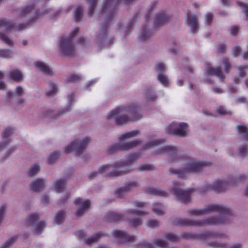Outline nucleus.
Returning a JSON list of instances; mask_svg holds the SVG:
<instances>
[{
    "label": "nucleus",
    "instance_id": "1",
    "mask_svg": "<svg viewBox=\"0 0 248 248\" xmlns=\"http://www.w3.org/2000/svg\"><path fill=\"white\" fill-rule=\"evenodd\" d=\"M211 212L218 213L220 217H210L203 220H190L176 218L172 221L174 225L202 226L205 225H220L229 221L232 216L231 211L229 208L217 204H209L204 209H194L190 210L188 213L191 215L201 216L209 213Z\"/></svg>",
    "mask_w": 248,
    "mask_h": 248
},
{
    "label": "nucleus",
    "instance_id": "2",
    "mask_svg": "<svg viewBox=\"0 0 248 248\" xmlns=\"http://www.w3.org/2000/svg\"><path fill=\"white\" fill-rule=\"evenodd\" d=\"M140 157L138 153L129 155L125 161H120L115 163L113 166L105 165L102 166L98 171H93L89 175L90 179H93L97 174H105L108 177H116L130 172L132 170L130 165L137 161Z\"/></svg>",
    "mask_w": 248,
    "mask_h": 248
},
{
    "label": "nucleus",
    "instance_id": "3",
    "mask_svg": "<svg viewBox=\"0 0 248 248\" xmlns=\"http://www.w3.org/2000/svg\"><path fill=\"white\" fill-rule=\"evenodd\" d=\"M139 108L136 105L132 104L128 107H119L115 109L112 110L109 112L107 116V119H110L113 116L118 114L127 111L132 113L133 116L130 118H128L126 116L124 115L115 118V123L117 125H122L126 124L129 121H134L140 120L141 117L140 115L137 114Z\"/></svg>",
    "mask_w": 248,
    "mask_h": 248
},
{
    "label": "nucleus",
    "instance_id": "4",
    "mask_svg": "<svg viewBox=\"0 0 248 248\" xmlns=\"http://www.w3.org/2000/svg\"><path fill=\"white\" fill-rule=\"evenodd\" d=\"M209 165L205 162H198L191 158H188L186 160V166L183 169H170L169 171L171 174L177 175L179 178H184L186 173L198 172L202 169L203 166Z\"/></svg>",
    "mask_w": 248,
    "mask_h": 248
},
{
    "label": "nucleus",
    "instance_id": "5",
    "mask_svg": "<svg viewBox=\"0 0 248 248\" xmlns=\"http://www.w3.org/2000/svg\"><path fill=\"white\" fill-rule=\"evenodd\" d=\"M247 176L244 174L240 175L237 178L229 179L227 181H217L213 184L208 185L203 187L201 189V193H204L209 190H214L217 193L225 191L228 186L230 185H233L245 180Z\"/></svg>",
    "mask_w": 248,
    "mask_h": 248
},
{
    "label": "nucleus",
    "instance_id": "6",
    "mask_svg": "<svg viewBox=\"0 0 248 248\" xmlns=\"http://www.w3.org/2000/svg\"><path fill=\"white\" fill-rule=\"evenodd\" d=\"M79 28H75L71 31L68 38H62L60 42V48L63 55L68 56H73L75 48L72 43L73 38L78 32Z\"/></svg>",
    "mask_w": 248,
    "mask_h": 248
},
{
    "label": "nucleus",
    "instance_id": "7",
    "mask_svg": "<svg viewBox=\"0 0 248 248\" xmlns=\"http://www.w3.org/2000/svg\"><path fill=\"white\" fill-rule=\"evenodd\" d=\"M91 141L89 137H86L82 140H75L65 148V153H69L75 151L77 155L81 154L86 149Z\"/></svg>",
    "mask_w": 248,
    "mask_h": 248
},
{
    "label": "nucleus",
    "instance_id": "8",
    "mask_svg": "<svg viewBox=\"0 0 248 248\" xmlns=\"http://www.w3.org/2000/svg\"><path fill=\"white\" fill-rule=\"evenodd\" d=\"M181 184L177 182H173L172 191L178 200L181 202L187 203L190 200V193L194 191V189L190 188L187 190H183L181 188Z\"/></svg>",
    "mask_w": 248,
    "mask_h": 248
},
{
    "label": "nucleus",
    "instance_id": "9",
    "mask_svg": "<svg viewBox=\"0 0 248 248\" xmlns=\"http://www.w3.org/2000/svg\"><path fill=\"white\" fill-rule=\"evenodd\" d=\"M188 125L186 123H181L178 125L173 123L168 125L165 129L166 132L168 134L185 137L186 135Z\"/></svg>",
    "mask_w": 248,
    "mask_h": 248
},
{
    "label": "nucleus",
    "instance_id": "10",
    "mask_svg": "<svg viewBox=\"0 0 248 248\" xmlns=\"http://www.w3.org/2000/svg\"><path fill=\"white\" fill-rule=\"evenodd\" d=\"M182 236L186 239H205L208 237H224L226 235L219 232H213L207 231L202 233L197 234L191 232H184Z\"/></svg>",
    "mask_w": 248,
    "mask_h": 248
},
{
    "label": "nucleus",
    "instance_id": "11",
    "mask_svg": "<svg viewBox=\"0 0 248 248\" xmlns=\"http://www.w3.org/2000/svg\"><path fill=\"white\" fill-rule=\"evenodd\" d=\"M141 143V141L140 140L136 139L130 142L122 144H115L109 147L108 149V152L109 154H112L118 151L128 150L138 146Z\"/></svg>",
    "mask_w": 248,
    "mask_h": 248
},
{
    "label": "nucleus",
    "instance_id": "12",
    "mask_svg": "<svg viewBox=\"0 0 248 248\" xmlns=\"http://www.w3.org/2000/svg\"><path fill=\"white\" fill-rule=\"evenodd\" d=\"M49 12H50V10L46 11L43 14L40 13L38 10H36L34 5L31 4L22 9L20 16H26L28 15H29L30 16H31L33 15L34 16L31 17L30 20V22H32L37 20L39 18H41L43 17L44 14H47Z\"/></svg>",
    "mask_w": 248,
    "mask_h": 248
},
{
    "label": "nucleus",
    "instance_id": "13",
    "mask_svg": "<svg viewBox=\"0 0 248 248\" xmlns=\"http://www.w3.org/2000/svg\"><path fill=\"white\" fill-rule=\"evenodd\" d=\"M156 2H154L151 5V8L149 11L148 13L145 16V23L143 25L140 34L139 36V39L141 41H145L147 40L151 36L152 33L151 31L147 29V24L151 21V13L154 7L156 5Z\"/></svg>",
    "mask_w": 248,
    "mask_h": 248
},
{
    "label": "nucleus",
    "instance_id": "14",
    "mask_svg": "<svg viewBox=\"0 0 248 248\" xmlns=\"http://www.w3.org/2000/svg\"><path fill=\"white\" fill-rule=\"evenodd\" d=\"M39 219V216L36 213H32L28 216L27 223L33 226H36L34 229V233L37 234H41L43 230L46 227V223L44 221L37 222Z\"/></svg>",
    "mask_w": 248,
    "mask_h": 248
},
{
    "label": "nucleus",
    "instance_id": "15",
    "mask_svg": "<svg viewBox=\"0 0 248 248\" xmlns=\"http://www.w3.org/2000/svg\"><path fill=\"white\" fill-rule=\"evenodd\" d=\"M28 24L16 25L13 21H8L5 19H0V28H4L8 31H19L26 29Z\"/></svg>",
    "mask_w": 248,
    "mask_h": 248
},
{
    "label": "nucleus",
    "instance_id": "16",
    "mask_svg": "<svg viewBox=\"0 0 248 248\" xmlns=\"http://www.w3.org/2000/svg\"><path fill=\"white\" fill-rule=\"evenodd\" d=\"M113 236L121 244L132 242L135 240V236L128 235L121 230H115L112 233Z\"/></svg>",
    "mask_w": 248,
    "mask_h": 248
},
{
    "label": "nucleus",
    "instance_id": "17",
    "mask_svg": "<svg viewBox=\"0 0 248 248\" xmlns=\"http://www.w3.org/2000/svg\"><path fill=\"white\" fill-rule=\"evenodd\" d=\"M75 205H80L81 206L79 207L76 212V215L77 217H80L83 215L85 212L89 208L91 202L89 200H86L85 201L82 202V199L78 197L77 198L74 202Z\"/></svg>",
    "mask_w": 248,
    "mask_h": 248
},
{
    "label": "nucleus",
    "instance_id": "18",
    "mask_svg": "<svg viewBox=\"0 0 248 248\" xmlns=\"http://www.w3.org/2000/svg\"><path fill=\"white\" fill-rule=\"evenodd\" d=\"M186 22L190 27L192 33H196L197 32L199 29V26L198 19L195 16L190 14V13H187Z\"/></svg>",
    "mask_w": 248,
    "mask_h": 248
},
{
    "label": "nucleus",
    "instance_id": "19",
    "mask_svg": "<svg viewBox=\"0 0 248 248\" xmlns=\"http://www.w3.org/2000/svg\"><path fill=\"white\" fill-rule=\"evenodd\" d=\"M206 65V71L208 75L210 76H215L222 81L225 78V76L222 73L220 67H212L211 65L208 63H207Z\"/></svg>",
    "mask_w": 248,
    "mask_h": 248
},
{
    "label": "nucleus",
    "instance_id": "20",
    "mask_svg": "<svg viewBox=\"0 0 248 248\" xmlns=\"http://www.w3.org/2000/svg\"><path fill=\"white\" fill-rule=\"evenodd\" d=\"M170 19V16H167L165 12H161L156 15L154 27L155 28L159 27L167 23Z\"/></svg>",
    "mask_w": 248,
    "mask_h": 248
},
{
    "label": "nucleus",
    "instance_id": "21",
    "mask_svg": "<svg viewBox=\"0 0 248 248\" xmlns=\"http://www.w3.org/2000/svg\"><path fill=\"white\" fill-rule=\"evenodd\" d=\"M138 186V183L135 182H129L125 184L124 187L120 188L116 190L115 195L118 197H120L126 192L130 191L132 188Z\"/></svg>",
    "mask_w": 248,
    "mask_h": 248
},
{
    "label": "nucleus",
    "instance_id": "22",
    "mask_svg": "<svg viewBox=\"0 0 248 248\" xmlns=\"http://www.w3.org/2000/svg\"><path fill=\"white\" fill-rule=\"evenodd\" d=\"M124 219V216L113 212H109L106 216V219L109 222H119Z\"/></svg>",
    "mask_w": 248,
    "mask_h": 248
},
{
    "label": "nucleus",
    "instance_id": "23",
    "mask_svg": "<svg viewBox=\"0 0 248 248\" xmlns=\"http://www.w3.org/2000/svg\"><path fill=\"white\" fill-rule=\"evenodd\" d=\"M34 66L47 75H52L53 73L49 67L44 62L41 61H37L34 63Z\"/></svg>",
    "mask_w": 248,
    "mask_h": 248
},
{
    "label": "nucleus",
    "instance_id": "24",
    "mask_svg": "<svg viewBox=\"0 0 248 248\" xmlns=\"http://www.w3.org/2000/svg\"><path fill=\"white\" fill-rule=\"evenodd\" d=\"M45 186L44 182L42 179H38L30 184V188L34 192L40 191L44 188Z\"/></svg>",
    "mask_w": 248,
    "mask_h": 248
},
{
    "label": "nucleus",
    "instance_id": "25",
    "mask_svg": "<svg viewBox=\"0 0 248 248\" xmlns=\"http://www.w3.org/2000/svg\"><path fill=\"white\" fill-rule=\"evenodd\" d=\"M145 192L148 194H150L153 195L166 197L167 196V193L163 190L155 188L153 187H146L145 189Z\"/></svg>",
    "mask_w": 248,
    "mask_h": 248
},
{
    "label": "nucleus",
    "instance_id": "26",
    "mask_svg": "<svg viewBox=\"0 0 248 248\" xmlns=\"http://www.w3.org/2000/svg\"><path fill=\"white\" fill-rule=\"evenodd\" d=\"M169 154L173 157H175L177 155V149L174 147L167 146L159 150L157 154Z\"/></svg>",
    "mask_w": 248,
    "mask_h": 248
},
{
    "label": "nucleus",
    "instance_id": "27",
    "mask_svg": "<svg viewBox=\"0 0 248 248\" xmlns=\"http://www.w3.org/2000/svg\"><path fill=\"white\" fill-rule=\"evenodd\" d=\"M9 75L11 79L16 82H19L23 79L22 73L18 69L11 71Z\"/></svg>",
    "mask_w": 248,
    "mask_h": 248
},
{
    "label": "nucleus",
    "instance_id": "28",
    "mask_svg": "<svg viewBox=\"0 0 248 248\" xmlns=\"http://www.w3.org/2000/svg\"><path fill=\"white\" fill-rule=\"evenodd\" d=\"M140 133L138 130L131 131L128 132L123 134L118 138L119 141H123L126 139L134 137L137 136Z\"/></svg>",
    "mask_w": 248,
    "mask_h": 248
},
{
    "label": "nucleus",
    "instance_id": "29",
    "mask_svg": "<svg viewBox=\"0 0 248 248\" xmlns=\"http://www.w3.org/2000/svg\"><path fill=\"white\" fill-rule=\"evenodd\" d=\"M144 94L146 99L148 100H155L157 96L155 93L153 91L151 87L144 90Z\"/></svg>",
    "mask_w": 248,
    "mask_h": 248
},
{
    "label": "nucleus",
    "instance_id": "30",
    "mask_svg": "<svg viewBox=\"0 0 248 248\" xmlns=\"http://www.w3.org/2000/svg\"><path fill=\"white\" fill-rule=\"evenodd\" d=\"M104 235L105 234L103 232H98L95 234L94 236L85 240V243L87 245H91L97 242L100 237L104 236Z\"/></svg>",
    "mask_w": 248,
    "mask_h": 248
},
{
    "label": "nucleus",
    "instance_id": "31",
    "mask_svg": "<svg viewBox=\"0 0 248 248\" xmlns=\"http://www.w3.org/2000/svg\"><path fill=\"white\" fill-rule=\"evenodd\" d=\"M50 90L46 92V95L47 97H52L55 95L58 92L57 87L53 82H50L49 84Z\"/></svg>",
    "mask_w": 248,
    "mask_h": 248
},
{
    "label": "nucleus",
    "instance_id": "32",
    "mask_svg": "<svg viewBox=\"0 0 248 248\" xmlns=\"http://www.w3.org/2000/svg\"><path fill=\"white\" fill-rule=\"evenodd\" d=\"M65 181L63 180L60 179L58 180L55 183V189L57 193L62 192L65 186Z\"/></svg>",
    "mask_w": 248,
    "mask_h": 248
},
{
    "label": "nucleus",
    "instance_id": "33",
    "mask_svg": "<svg viewBox=\"0 0 248 248\" xmlns=\"http://www.w3.org/2000/svg\"><path fill=\"white\" fill-rule=\"evenodd\" d=\"M165 142V140L163 139H158L152 141L148 142L145 146L144 148L145 149H148L151 148L155 146L161 144Z\"/></svg>",
    "mask_w": 248,
    "mask_h": 248
},
{
    "label": "nucleus",
    "instance_id": "34",
    "mask_svg": "<svg viewBox=\"0 0 248 248\" xmlns=\"http://www.w3.org/2000/svg\"><path fill=\"white\" fill-rule=\"evenodd\" d=\"M81 79V77L80 75L74 74L67 77L65 79V81L67 83H75L80 81Z\"/></svg>",
    "mask_w": 248,
    "mask_h": 248
},
{
    "label": "nucleus",
    "instance_id": "35",
    "mask_svg": "<svg viewBox=\"0 0 248 248\" xmlns=\"http://www.w3.org/2000/svg\"><path fill=\"white\" fill-rule=\"evenodd\" d=\"M221 65L223 66L224 72L228 73L232 68L229 59L224 58L222 60Z\"/></svg>",
    "mask_w": 248,
    "mask_h": 248
},
{
    "label": "nucleus",
    "instance_id": "36",
    "mask_svg": "<svg viewBox=\"0 0 248 248\" xmlns=\"http://www.w3.org/2000/svg\"><path fill=\"white\" fill-rule=\"evenodd\" d=\"M65 212L63 211H59L54 218V221L56 224H61L64 218Z\"/></svg>",
    "mask_w": 248,
    "mask_h": 248
},
{
    "label": "nucleus",
    "instance_id": "37",
    "mask_svg": "<svg viewBox=\"0 0 248 248\" xmlns=\"http://www.w3.org/2000/svg\"><path fill=\"white\" fill-rule=\"evenodd\" d=\"M87 1L89 3H90L88 15L89 16H92L94 13V9L97 3V0H87Z\"/></svg>",
    "mask_w": 248,
    "mask_h": 248
},
{
    "label": "nucleus",
    "instance_id": "38",
    "mask_svg": "<svg viewBox=\"0 0 248 248\" xmlns=\"http://www.w3.org/2000/svg\"><path fill=\"white\" fill-rule=\"evenodd\" d=\"M237 129L239 133L244 135L245 140H248V129L244 125H239L237 126Z\"/></svg>",
    "mask_w": 248,
    "mask_h": 248
},
{
    "label": "nucleus",
    "instance_id": "39",
    "mask_svg": "<svg viewBox=\"0 0 248 248\" xmlns=\"http://www.w3.org/2000/svg\"><path fill=\"white\" fill-rule=\"evenodd\" d=\"M83 15V8L81 6H78L75 13L74 19L76 22H79L82 16Z\"/></svg>",
    "mask_w": 248,
    "mask_h": 248
},
{
    "label": "nucleus",
    "instance_id": "40",
    "mask_svg": "<svg viewBox=\"0 0 248 248\" xmlns=\"http://www.w3.org/2000/svg\"><path fill=\"white\" fill-rule=\"evenodd\" d=\"M153 211L158 215L163 214V208L162 205L159 203H155L153 204Z\"/></svg>",
    "mask_w": 248,
    "mask_h": 248
},
{
    "label": "nucleus",
    "instance_id": "41",
    "mask_svg": "<svg viewBox=\"0 0 248 248\" xmlns=\"http://www.w3.org/2000/svg\"><path fill=\"white\" fill-rule=\"evenodd\" d=\"M60 153L58 152H54L52 153L47 159V162L48 164H53L59 157Z\"/></svg>",
    "mask_w": 248,
    "mask_h": 248
},
{
    "label": "nucleus",
    "instance_id": "42",
    "mask_svg": "<svg viewBox=\"0 0 248 248\" xmlns=\"http://www.w3.org/2000/svg\"><path fill=\"white\" fill-rule=\"evenodd\" d=\"M158 80L165 87H168L169 84L167 77L163 73H159L157 76Z\"/></svg>",
    "mask_w": 248,
    "mask_h": 248
},
{
    "label": "nucleus",
    "instance_id": "43",
    "mask_svg": "<svg viewBox=\"0 0 248 248\" xmlns=\"http://www.w3.org/2000/svg\"><path fill=\"white\" fill-rule=\"evenodd\" d=\"M0 39L9 46H13L14 45L13 42L5 33H0Z\"/></svg>",
    "mask_w": 248,
    "mask_h": 248
},
{
    "label": "nucleus",
    "instance_id": "44",
    "mask_svg": "<svg viewBox=\"0 0 248 248\" xmlns=\"http://www.w3.org/2000/svg\"><path fill=\"white\" fill-rule=\"evenodd\" d=\"M40 170V167L38 164H34L32 166L28 172L29 176H33L35 175Z\"/></svg>",
    "mask_w": 248,
    "mask_h": 248
},
{
    "label": "nucleus",
    "instance_id": "45",
    "mask_svg": "<svg viewBox=\"0 0 248 248\" xmlns=\"http://www.w3.org/2000/svg\"><path fill=\"white\" fill-rule=\"evenodd\" d=\"M165 237L167 240L172 242H177L179 240V237L172 233L167 234Z\"/></svg>",
    "mask_w": 248,
    "mask_h": 248
},
{
    "label": "nucleus",
    "instance_id": "46",
    "mask_svg": "<svg viewBox=\"0 0 248 248\" xmlns=\"http://www.w3.org/2000/svg\"><path fill=\"white\" fill-rule=\"evenodd\" d=\"M17 237L18 236L17 235L12 236L10 239L7 241L0 248H8L13 244V243L17 239Z\"/></svg>",
    "mask_w": 248,
    "mask_h": 248
},
{
    "label": "nucleus",
    "instance_id": "47",
    "mask_svg": "<svg viewBox=\"0 0 248 248\" xmlns=\"http://www.w3.org/2000/svg\"><path fill=\"white\" fill-rule=\"evenodd\" d=\"M14 129L8 127L6 128L2 134V138L3 139H7L13 132Z\"/></svg>",
    "mask_w": 248,
    "mask_h": 248
},
{
    "label": "nucleus",
    "instance_id": "48",
    "mask_svg": "<svg viewBox=\"0 0 248 248\" xmlns=\"http://www.w3.org/2000/svg\"><path fill=\"white\" fill-rule=\"evenodd\" d=\"M12 54L11 51L7 49H0V57L9 58Z\"/></svg>",
    "mask_w": 248,
    "mask_h": 248
},
{
    "label": "nucleus",
    "instance_id": "49",
    "mask_svg": "<svg viewBox=\"0 0 248 248\" xmlns=\"http://www.w3.org/2000/svg\"><path fill=\"white\" fill-rule=\"evenodd\" d=\"M248 68V65H243L238 66V69L239 71V77L243 78L246 76L245 70Z\"/></svg>",
    "mask_w": 248,
    "mask_h": 248
},
{
    "label": "nucleus",
    "instance_id": "50",
    "mask_svg": "<svg viewBox=\"0 0 248 248\" xmlns=\"http://www.w3.org/2000/svg\"><path fill=\"white\" fill-rule=\"evenodd\" d=\"M208 246L216 248H224L227 247V244L223 243H219L217 242H213L211 243H209Z\"/></svg>",
    "mask_w": 248,
    "mask_h": 248
},
{
    "label": "nucleus",
    "instance_id": "51",
    "mask_svg": "<svg viewBox=\"0 0 248 248\" xmlns=\"http://www.w3.org/2000/svg\"><path fill=\"white\" fill-rule=\"evenodd\" d=\"M237 4L244 10V13L246 17L248 18V4L243 2L237 1Z\"/></svg>",
    "mask_w": 248,
    "mask_h": 248
},
{
    "label": "nucleus",
    "instance_id": "52",
    "mask_svg": "<svg viewBox=\"0 0 248 248\" xmlns=\"http://www.w3.org/2000/svg\"><path fill=\"white\" fill-rule=\"evenodd\" d=\"M154 244L158 247L165 248L167 247V243L165 241L161 239H157L154 241Z\"/></svg>",
    "mask_w": 248,
    "mask_h": 248
},
{
    "label": "nucleus",
    "instance_id": "53",
    "mask_svg": "<svg viewBox=\"0 0 248 248\" xmlns=\"http://www.w3.org/2000/svg\"><path fill=\"white\" fill-rule=\"evenodd\" d=\"M154 169V167L148 164H141L139 168V170L140 171H143V170H152Z\"/></svg>",
    "mask_w": 248,
    "mask_h": 248
},
{
    "label": "nucleus",
    "instance_id": "54",
    "mask_svg": "<svg viewBox=\"0 0 248 248\" xmlns=\"http://www.w3.org/2000/svg\"><path fill=\"white\" fill-rule=\"evenodd\" d=\"M129 222L133 227H137L141 224V220L139 217L130 219Z\"/></svg>",
    "mask_w": 248,
    "mask_h": 248
},
{
    "label": "nucleus",
    "instance_id": "55",
    "mask_svg": "<svg viewBox=\"0 0 248 248\" xmlns=\"http://www.w3.org/2000/svg\"><path fill=\"white\" fill-rule=\"evenodd\" d=\"M138 14L135 15L133 18L132 19H131L130 20V21H129V22L128 23L127 26V30L128 31V33L131 31L132 30V26L134 24V23L136 22L135 18H136L137 17H138Z\"/></svg>",
    "mask_w": 248,
    "mask_h": 248
},
{
    "label": "nucleus",
    "instance_id": "56",
    "mask_svg": "<svg viewBox=\"0 0 248 248\" xmlns=\"http://www.w3.org/2000/svg\"><path fill=\"white\" fill-rule=\"evenodd\" d=\"M159 224L158 221L156 219L149 220L147 222V225L149 227L155 228Z\"/></svg>",
    "mask_w": 248,
    "mask_h": 248
},
{
    "label": "nucleus",
    "instance_id": "57",
    "mask_svg": "<svg viewBox=\"0 0 248 248\" xmlns=\"http://www.w3.org/2000/svg\"><path fill=\"white\" fill-rule=\"evenodd\" d=\"M205 17H206V20H205L206 24H207L208 25H210L211 24L213 19V14L211 13H207Z\"/></svg>",
    "mask_w": 248,
    "mask_h": 248
},
{
    "label": "nucleus",
    "instance_id": "58",
    "mask_svg": "<svg viewBox=\"0 0 248 248\" xmlns=\"http://www.w3.org/2000/svg\"><path fill=\"white\" fill-rule=\"evenodd\" d=\"M129 213L137 216H142L147 214L148 213L144 211L137 210H130Z\"/></svg>",
    "mask_w": 248,
    "mask_h": 248
},
{
    "label": "nucleus",
    "instance_id": "59",
    "mask_svg": "<svg viewBox=\"0 0 248 248\" xmlns=\"http://www.w3.org/2000/svg\"><path fill=\"white\" fill-rule=\"evenodd\" d=\"M217 112L221 115H225V114H229L230 115L231 114L229 111H227L226 109H225L222 107H219L217 109Z\"/></svg>",
    "mask_w": 248,
    "mask_h": 248
},
{
    "label": "nucleus",
    "instance_id": "60",
    "mask_svg": "<svg viewBox=\"0 0 248 248\" xmlns=\"http://www.w3.org/2000/svg\"><path fill=\"white\" fill-rule=\"evenodd\" d=\"M156 69L158 72H160V73H162L165 71V67L163 63L160 62L156 64Z\"/></svg>",
    "mask_w": 248,
    "mask_h": 248
},
{
    "label": "nucleus",
    "instance_id": "61",
    "mask_svg": "<svg viewBox=\"0 0 248 248\" xmlns=\"http://www.w3.org/2000/svg\"><path fill=\"white\" fill-rule=\"evenodd\" d=\"M239 30V28L237 26H233L230 30L231 34L235 36L236 35Z\"/></svg>",
    "mask_w": 248,
    "mask_h": 248
},
{
    "label": "nucleus",
    "instance_id": "62",
    "mask_svg": "<svg viewBox=\"0 0 248 248\" xmlns=\"http://www.w3.org/2000/svg\"><path fill=\"white\" fill-rule=\"evenodd\" d=\"M6 206L3 205L0 207V224L1 223L3 217V214L6 210Z\"/></svg>",
    "mask_w": 248,
    "mask_h": 248
},
{
    "label": "nucleus",
    "instance_id": "63",
    "mask_svg": "<svg viewBox=\"0 0 248 248\" xmlns=\"http://www.w3.org/2000/svg\"><path fill=\"white\" fill-rule=\"evenodd\" d=\"M75 235L79 239H82L85 237V233L83 231L80 230L75 232Z\"/></svg>",
    "mask_w": 248,
    "mask_h": 248
},
{
    "label": "nucleus",
    "instance_id": "64",
    "mask_svg": "<svg viewBox=\"0 0 248 248\" xmlns=\"http://www.w3.org/2000/svg\"><path fill=\"white\" fill-rule=\"evenodd\" d=\"M240 154L244 156L248 153V149L246 146H243L239 149Z\"/></svg>",
    "mask_w": 248,
    "mask_h": 248
}]
</instances>
